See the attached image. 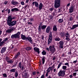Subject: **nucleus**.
<instances>
[{"label":"nucleus","mask_w":78,"mask_h":78,"mask_svg":"<svg viewBox=\"0 0 78 78\" xmlns=\"http://www.w3.org/2000/svg\"><path fill=\"white\" fill-rule=\"evenodd\" d=\"M4 5H7V3H8V1H5L4 2Z\"/></svg>","instance_id":"nucleus-46"},{"label":"nucleus","mask_w":78,"mask_h":78,"mask_svg":"<svg viewBox=\"0 0 78 78\" xmlns=\"http://www.w3.org/2000/svg\"><path fill=\"white\" fill-rule=\"evenodd\" d=\"M68 54H69L70 55H71V53H71V50H70V51L69 52H68Z\"/></svg>","instance_id":"nucleus-59"},{"label":"nucleus","mask_w":78,"mask_h":78,"mask_svg":"<svg viewBox=\"0 0 78 78\" xmlns=\"http://www.w3.org/2000/svg\"><path fill=\"white\" fill-rule=\"evenodd\" d=\"M69 77L70 78H72V75H71L69 76Z\"/></svg>","instance_id":"nucleus-63"},{"label":"nucleus","mask_w":78,"mask_h":78,"mask_svg":"<svg viewBox=\"0 0 78 78\" xmlns=\"http://www.w3.org/2000/svg\"><path fill=\"white\" fill-rule=\"evenodd\" d=\"M16 69L15 68L12 69L10 70V72H13L14 73V72L15 73V72H16Z\"/></svg>","instance_id":"nucleus-25"},{"label":"nucleus","mask_w":78,"mask_h":78,"mask_svg":"<svg viewBox=\"0 0 78 78\" xmlns=\"http://www.w3.org/2000/svg\"><path fill=\"white\" fill-rule=\"evenodd\" d=\"M73 76H76V73H73Z\"/></svg>","instance_id":"nucleus-55"},{"label":"nucleus","mask_w":78,"mask_h":78,"mask_svg":"<svg viewBox=\"0 0 78 78\" xmlns=\"http://www.w3.org/2000/svg\"><path fill=\"white\" fill-rule=\"evenodd\" d=\"M35 51H36V52H37V53H38V54H39V53H40V51H39V49L38 48H37L36 49Z\"/></svg>","instance_id":"nucleus-29"},{"label":"nucleus","mask_w":78,"mask_h":78,"mask_svg":"<svg viewBox=\"0 0 78 78\" xmlns=\"http://www.w3.org/2000/svg\"><path fill=\"white\" fill-rule=\"evenodd\" d=\"M53 31H57V27L55 25H54L53 27Z\"/></svg>","instance_id":"nucleus-20"},{"label":"nucleus","mask_w":78,"mask_h":78,"mask_svg":"<svg viewBox=\"0 0 78 78\" xmlns=\"http://www.w3.org/2000/svg\"><path fill=\"white\" fill-rule=\"evenodd\" d=\"M76 62H77V60H76L75 61H73V64H76Z\"/></svg>","instance_id":"nucleus-48"},{"label":"nucleus","mask_w":78,"mask_h":78,"mask_svg":"<svg viewBox=\"0 0 78 78\" xmlns=\"http://www.w3.org/2000/svg\"><path fill=\"white\" fill-rule=\"evenodd\" d=\"M6 50V47H4L2 48L1 51V53L2 54L3 53H5Z\"/></svg>","instance_id":"nucleus-14"},{"label":"nucleus","mask_w":78,"mask_h":78,"mask_svg":"<svg viewBox=\"0 0 78 78\" xmlns=\"http://www.w3.org/2000/svg\"><path fill=\"white\" fill-rule=\"evenodd\" d=\"M61 40V39L58 37H56L55 38V41H59Z\"/></svg>","instance_id":"nucleus-23"},{"label":"nucleus","mask_w":78,"mask_h":78,"mask_svg":"<svg viewBox=\"0 0 78 78\" xmlns=\"http://www.w3.org/2000/svg\"><path fill=\"white\" fill-rule=\"evenodd\" d=\"M73 9H74V6L72 5L70 7L69 9V13H72L73 12Z\"/></svg>","instance_id":"nucleus-10"},{"label":"nucleus","mask_w":78,"mask_h":78,"mask_svg":"<svg viewBox=\"0 0 78 78\" xmlns=\"http://www.w3.org/2000/svg\"><path fill=\"white\" fill-rule=\"evenodd\" d=\"M61 0H55L54 1V7L55 8H58L60 6Z\"/></svg>","instance_id":"nucleus-5"},{"label":"nucleus","mask_w":78,"mask_h":78,"mask_svg":"<svg viewBox=\"0 0 78 78\" xmlns=\"http://www.w3.org/2000/svg\"><path fill=\"white\" fill-rule=\"evenodd\" d=\"M70 5V3H69L66 6V9H68V7H69V6Z\"/></svg>","instance_id":"nucleus-38"},{"label":"nucleus","mask_w":78,"mask_h":78,"mask_svg":"<svg viewBox=\"0 0 78 78\" xmlns=\"http://www.w3.org/2000/svg\"><path fill=\"white\" fill-rule=\"evenodd\" d=\"M12 29H8V30H7L6 31V33H11V32L12 31H13V30H14V27H12Z\"/></svg>","instance_id":"nucleus-15"},{"label":"nucleus","mask_w":78,"mask_h":78,"mask_svg":"<svg viewBox=\"0 0 78 78\" xmlns=\"http://www.w3.org/2000/svg\"><path fill=\"white\" fill-rule=\"evenodd\" d=\"M45 56H43V58L42 59V64H44V63H45Z\"/></svg>","instance_id":"nucleus-24"},{"label":"nucleus","mask_w":78,"mask_h":78,"mask_svg":"<svg viewBox=\"0 0 78 78\" xmlns=\"http://www.w3.org/2000/svg\"><path fill=\"white\" fill-rule=\"evenodd\" d=\"M46 71H47V72H48V73H49L51 71V66L49 67L46 70Z\"/></svg>","instance_id":"nucleus-27"},{"label":"nucleus","mask_w":78,"mask_h":78,"mask_svg":"<svg viewBox=\"0 0 78 78\" xmlns=\"http://www.w3.org/2000/svg\"><path fill=\"white\" fill-rule=\"evenodd\" d=\"M7 62H8V63H9V64H12V63H13V61H12V60H10L9 61H7Z\"/></svg>","instance_id":"nucleus-31"},{"label":"nucleus","mask_w":78,"mask_h":78,"mask_svg":"<svg viewBox=\"0 0 78 78\" xmlns=\"http://www.w3.org/2000/svg\"><path fill=\"white\" fill-rule=\"evenodd\" d=\"M44 37L43 35L42 36V39L44 41Z\"/></svg>","instance_id":"nucleus-61"},{"label":"nucleus","mask_w":78,"mask_h":78,"mask_svg":"<svg viewBox=\"0 0 78 78\" xmlns=\"http://www.w3.org/2000/svg\"><path fill=\"white\" fill-rule=\"evenodd\" d=\"M17 65V63L16 62V63H15L14 65H13L15 67H16Z\"/></svg>","instance_id":"nucleus-57"},{"label":"nucleus","mask_w":78,"mask_h":78,"mask_svg":"<svg viewBox=\"0 0 78 78\" xmlns=\"http://www.w3.org/2000/svg\"><path fill=\"white\" fill-rule=\"evenodd\" d=\"M62 68V69L64 70H66V69H67V66H63Z\"/></svg>","instance_id":"nucleus-28"},{"label":"nucleus","mask_w":78,"mask_h":78,"mask_svg":"<svg viewBox=\"0 0 78 78\" xmlns=\"http://www.w3.org/2000/svg\"><path fill=\"white\" fill-rule=\"evenodd\" d=\"M66 37H70V34H69V32L66 33Z\"/></svg>","instance_id":"nucleus-26"},{"label":"nucleus","mask_w":78,"mask_h":78,"mask_svg":"<svg viewBox=\"0 0 78 78\" xmlns=\"http://www.w3.org/2000/svg\"><path fill=\"white\" fill-rule=\"evenodd\" d=\"M51 68L53 69H54V68H55V64L53 65L51 67Z\"/></svg>","instance_id":"nucleus-47"},{"label":"nucleus","mask_w":78,"mask_h":78,"mask_svg":"<svg viewBox=\"0 0 78 78\" xmlns=\"http://www.w3.org/2000/svg\"><path fill=\"white\" fill-rule=\"evenodd\" d=\"M11 12V10L9 9L8 10V14H10Z\"/></svg>","instance_id":"nucleus-44"},{"label":"nucleus","mask_w":78,"mask_h":78,"mask_svg":"<svg viewBox=\"0 0 78 78\" xmlns=\"http://www.w3.org/2000/svg\"><path fill=\"white\" fill-rule=\"evenodd\" d=\"M50 30H51V28L50 27V26H48L46 30V33H49Z\"/></svg>","instance_id":"nucleus-12"},{"label":"nucleus","mask_w":78,"mask_h":78,"mask_svg":"<svg viewBox=\"0 0 78 78\" xmlns=\"http://www.w3.org/2000/svg\"><path fill=\"white\" fill-rule=\"evenodd\" d=\"M60 34V35L61 37H65V34L62 33V32H61Z\"/></svg>","instance_id":"nucleus-35"},{"label":"nucleus","mask_w":78,"mask_h":78,"mask_svg":"<svg viewBox=\"0 0 78 78\" xmlns=\"http://www.w3.org/2000/svg\"><path fill=\"white\" fill-rule=\"evenodd\" d=\"M66 40H67L68 41H70V39L69 38H68V37H67L66 38Z\"/></svg>","instance_id":"nucleus-52"},{"label":"nucleus","mask_w":78,"mask_h":78,"mask_svg":"<svg viewBox=\"0 0 78 78\" xmlns=\"http://www.w3.org/2000/svg\"><path fill=\"white\" fill-rule=\"evenodd\" d=\"M16 19H17L16 16H13L12 18L11 15H9L8 17L7 20V23L9 27H10L15 26L17 24V21L15 20L12 21V20H15Z\"/></svg>","instance_id":"nucleus-1"},{"label":"nucleus","mask_w":78,"mask_h":78,"mask_svg":"<svg viewBox=\"0 0 78 78\" xmlns=\"http://www.w3.org/2000/svg\"><path fill=\"white\" fill-rule=\"evenodd\" d=\"M72 19H73V17L72 16H71V17H70V20L71 21L72 20Z\"/></svg>","instance_id":"nucleus-56"},{"label":"nucleus","mask_w":78,"mask_h":78,"mask_svg":"<svg viewBox=\"0 0 78 78\" xmlns=\"http://www.w3.org/2000/svg\"><path fill=\"white\" fill-rule=\"evenodd\" d=\"M20 3L22 5H25V3H24V2H21Z\"/></svg>","instance_id":"nucleus-49"},{"label":"nucleus","mask_w":78,"mask_h":78,"mask_svg":"<svg viewBox=\"0 0 78 78\" xmlns=\"http://www.w3.org/2000/svg\"><path fill=\"white\" fill-rule=\"evenodd\" d=\"M27 6H28V5H25L24 6V9H26V8H27Z\"/></svg>","instance_id":"nucleus-58"},{"label":"nucleus","mask_w":78,"mask_h":78,"mask_svg":"<svg viewBox=\"0 0 78 78\" xmlns=\"http://www.w3.org/2000/svg\"><path fill=\"white\" fill-rule=\"evenodd\" d=\"M54 9V8H51L49 9L50 11H53V10Z\"/></svg>","instance_id":"nucleus-50"},{"label":"nucleus","mask_w":78,"mask_h":78,"mask_svg":"<svg viewBox=\"0 0 78 78\" xmlns=\"http://www.w3.org/2000/svg\"><path fill=\"white\" fill-rule=\"evenodd\" d=\"M8 37L5 38V39L3 40V41L5 43V42L6 41H8Z\"/></svg>","instance_id":"nucleus-40"},{"label":"nucleus","mask_w":78,"mask_h":78,"mask_svg":"<svg viewBox=\"0 0 78 78\" xmlns=\"http://www.w3.org/2000/svg\"><path fill=\"white\" fill-rule=\"evenodd\" d=\"M78 24H75L72 26V27L70 29V30H74L75 28L78 27Z\"/></svg>","instance_id":"nucleus-17"},{"label":"nucleus","mask_w":78,"mask_h":78,"mask_svg":"<svg viewBox=\"0 0 78 78\" xmlns=\"http://www.w3.org/2000/svg\"><path fill=\"white\" fill-rule=\"evenodd\" d=\"M48 72H46V74L45 76H46V77H47L48 76Z\"/></svg>","instance_id":"nucleus-54"},{"label":"nucleus","mask_w":78,"mask_h":78,"mask_svg":"<svg viewBox=\"0 0 78 78\" xmlns=\"http://www.w3.org/2000/svg\"><path fill=\"white\" fill-rule=\"evenodd\" d=\"M56 69H54L53 71H54V72H56Z\"/></svg>","instance_id":"nucleus-62"},{"label":"nucleus","mask_w":78,"mask_h":78,"mask_svg":"<svg viewBox=\"0 0 78 78\" xmlns=\"http://www.w3.org/2000/svg\"><path fill=\"white\" fill-rule=\"evenodd\" d=\"M20 52H18L14 58V59H16L18 58V56H19V55H20Z\"/></svg>","instance_id":"nucleus-19"},{"label":"nucleus","mask_w":78,"mask_h":78,"mask_svg":"<svg viewBox=\"0 0 78 78\" xmlns=\"http://www.w3.org/2000/svg\"><path fill=\"white\" fill-rule=\"evenodd\" d=\"M11 4L12 5H17V6L19 5V2H17V1H14V0H12V1L11 2Z\"/></svg>","instance_id":"nucleus-11"},{"label":"nucleus","mask_w":78,"mask_h":78,"mask_svg":"<svg viewBox=\"0 0 78 78\" xmlns=\"http://www.w3.org/2000/svg\"><path fill=\"white\" fill-rule=\"evenodd\" d=\"M27 24H28L29 25H32V23L30 22H28Z\"/></svg>","instance_id":"nucleus-53"},{"label":"nucleus","mask_w":78,"mask_h":78,"mask_svg":"<svg viewBox=\"0 0 78 78\" xmlns=\"http://www.w3.org/2000/svg\"><path fill=\"white\" fill-rule=\"evenodd\" d=\"M26 50H27V51L30 50H31V47H27L26 48Z\"/></svg>","instance_id":"nucleus-30"},{"label":"nucleus","mask_w":78,"mask_h":78,"mask_svg":"<svg viewBox=\"0 0 78 78\" xmlns=\"http://www.w3.org/2000/svg\"><path fill=\"white\" fill-rule=\"evenodd\" d=\"M42 7H43V4H42V3H41L39 4L38 7L39 10H41L42 8Z\"/></svg>","instance_id":"nucleus-18"},{"label":"nucleus","mask_w":78,"mask_h":78,"mask_svg":"<svg viewBox=\"0 0 78 78\" xmlns=\"http://www.w3.org/2000/svg\"><path fill=\"white\" fill-rule=\"evenodd\" d=\"M35 6V7H37L39 6V3L37 2H32V5H34Z\"/></svg>","instance_id":"nucleus-16"},{"label":"nucleus","mask_w":78,"mask_h":78,"mask_svg":"<svg viewBox=\"0 0 78 78\" xmlns=\"http://www.w3.org/2000/svg\"><path fill=\"white\" fill-rule=\"evenodd\" d=\"M42 23H41L38 27V31L41 32L42 31V30H45L47 28V26L45 25H43Z\"/></svg>","instance_id":"nucleus-3"},{"label":"nucleus","mask_w":78,"mask_h":78,"mask_svg":"<svg viewBox=\"0 0 78 78\" xmlns=\"http://www.w3.org/2000/svg\"><path fill=\"white\" fill-rule=\"evenodd\" d=\"M64 65L65 66H68V67H69V63H68L67 62L65 63L64 64Z\"/></svg>","instance_id":"nucleus-43"},{"label":"nucleus","mask_w":78,"mask_h":78,"mask_svg":"<svg viewBox=\"0 0 78 78\" xmlns=\"http://www.w3.org/2000/svg\"><path fill=\"white\" fill-rule=\"evenodd\" d=\"M19 67L20 68V69H21L22 68V63H21V62H20L19 64Z\"/></svg>","instance_id":"nucleus-37"},{"label":"nucleus","mask_w":78,"mask_h":78,"mask_svg":"<svg viewBox=\"0 0 78 78\" xmlns=\"http://www.w3.org/2000/svg\"><path fill=\"white\" fill-rule=\"evenodd\" d=\"M63 22V19H60L58 20V22L59 23H62Z\"/></svg>","instance_id":"nucleus-36"},{"label":"nucleus","mask_w":78,"mask_h":78,"mask_svg":"<svg viewBox=\"0 0 78 78\" xmlns=\"http://www.w3.org/2000/svg\"><path fill=\"white\" fill-rule=\"evenodd\" d=\"M21 70H22V71H23V69H25V68H24V66H23L22 67H21Z\"/></svg>","instance_id":"nucleus-45"},{"label":"nucleus","mask_w":78,"mask_h":78,"mask_svg":"<svg viewBox=\"0 0 78 78\" xmlns=\"http://www.w3.org/2000/svg\"><path fill=\"white\" fill-rule=\"evenodd\" d=\"M44 76H45V74L44 73L42 75L41 78H44Z\"/></svg>","instance_id":"nucleus-42"},{"label":"nucleus","mask_w":78,"mask_h":78,"mask_svg":"<svg viewBox=\"0 0 78 78\" xmlns=\"http://www.w3.org/2000/svg\"><path fill=\"white\" fill-rule=\"evenodd\" d=\"M47 78H51V77L50 76H49Z\"/></svg>","instance_id":"nucleus-64"},{"label":"nucleus","mask_w":78,"mask_h":78,"mask_svg":"<svg viewBox=\"0 0 78 78\" xmlns=\"http://www.w3.org/2000/svg\"><path fill=\"white\" fill-rule=\"evenodd\" d=\"M21 34L20 32H18L17 33L12 35L11 36L12 39H19L20 38V34Z\"/></svg>","instance_id":"nucleus-4"},{"label":"nucleus","mask_w":78,"mask_h":78,"mask_svg":"<svg viewBox=\"0 0 78 78\" xmlns=\"http://www.w3.org/2000/svg\"><path fill=\"white\" fill-rule=\"evenodd\" d=\"M58 44H59L60 48H63L64 44V41H63V40L60 41L58 43Z\"/></svg>","instance_id":"nucleus-9"},{"label":"nucleus","mask_w":78,"mask_h":78,"mask_svg":"<svg viewBox=\"0 0 78 78\" xmlns=\"http://www.w3.org/2000/svg\"><path fill=\"white\" fill-rule=\"evenodd\" d=\"M21 37L23 40H26V41H28V42H29L30 44H33V40H32V38L31 37L28 36L27 37L22 34H21Z\"/></svg>","instance_id":"nucleus-2"},{"label":"nucleus","mask_w":78,"mask_h":78,"mask_svg":"<svg viewBox=\"0 0 78 78\" xmlns=\"http://www.w3.org/2000/svg\"><path fill=\"white\" fill-rule=\"evenodd\" d=\"M24 76L25 78H28V74L27 73H25L24 74Z\"/></svg>","instance_id":"nucleus-39"},{"label":"nucleus","mask_w":78,"mask_h":78,"mask_svg":"<svg viewBox=\"0 0 78 78\" xmlns=\"http://www.w3.org/2000/svg\"><path fill=\"white\" fill-rule=\"evenodd\" d=\"M5 59H6L7 62H8V61L9 60V58H8V57L6 56L5 57Z\"/></svg>","instance_id":"nucleus-41"},{"label":"nucleus","mask_w":78,"mask_h":78,"mask_svg":"<svg viewBox=\"0 0 78 78\" xmlns=\"http://www.w3.org/2000/svg\"><path fill=\"white\" fill-rule=\"evenodd\" d=\"M18 75H19L18 71H16L15 72V78H17V77H18Z\"/></svg>","instance_id":"nucleus-21"},{"label":"nucleus","mask_w":78,"mask_h":78,"mask_svg":"<svg viewBox=\"0 0 78 78\" xmlns=\"http://www.w3.org/2000/svg\"><path fill=\"white\" fill-rule=\"evenodd\" d=\"M11 12H17V11H19V10L17 8H14L12 9L11 10Z\"/></svg>","instance_id":"nucleus-13"},{"label":"nucleus","mask_w":78,"mask_h":78,"mask_svg":"<svg viewBox=\"0 0 78 78\" xmlns=\"http://www.w3.org/2000/svg\"><path fill=\"white\" fill-rule=\"evenodd\" d=\"M62 64V62L60 63L59 64H58V67H57V69H59V68L61 66V65Z\"/></svg>","instance_id":"nucleus-32"},{"label":"nucleus","mask_w":78,"mask_h":78,"mask_svg":"<svg viewBox=\"0 0 78 78\" xmlns=\"http://www.w3.org/2000/svg\"><path fill=\"white\" fill-rule=\"evenodd\" d=\"M4 43H5L3 41H2L1 42H0V46L1 47V46L3 45Z\"/></svg>","instance_id":"nucleus-33"},{"label":"nucleus","mask_w":78,"mask_h":78,"mask_svg":"<svg viewBox=\"0 0 78 78\" xmlns=\"http://www.w3.org/2000/svg\"><path fill=\"white\" fill-rule=\"evenodd\" d=\"M32 75H36V72H33L32 73Z\"/></svg>","instance_id":"nucleus-51"},{"label":"nucleus","mask_w":78,"mask_h":78,"mask_svg":"<svg viewBox=\"0 0 78 78\" xmlns=\"http://www.w3.org/2000/svg\"><path fill=\"white\" fill-rule=\"evenodd\" d=\"M5 9H4V10H2V13H4V12H5V11H4Z\"/></svg>","instance_id":"nucleus-60"},{"label":"nucleus","mask_w":78,"mask_h":78,"mask_svg":"<svg viewBox=\"0 0 78 78\" xmlns=\"http://www.w3.org/2000/svg\"><path fill=\"white\" fill-rule=\"evenodd\" d=\"M49 48V50L50 51L51 53H54L55 51V48L54 46H50Z\"/></svg>","instance_id":"nucleus-8"},{"label":"nucleus","mask_w":78,"mask_h":78,"mask_svg":"<svg viewBox=\"0 0 78 78\" xmlns=\"http://www.w3.org/2000/svg\"><path fill=\"white\" fill-rule=\"evenodd\" d=\"M65 73L66 71L64 70H60L58 73V75L59 76H64L65 75Z\"/></svg>","instance_id":"nucleus-7"},{"label":"nucleus","mask_w":78,"mask_h":78,"mask_svg":"<svg viewBox=\"0 0 78 78\" xmlns=\"http://www.w3.org/2000/svg\"><path fill=\"white\" fill-rule=\"evenodd\" d=\"M47 54V52L45 51V50H43L42 52H41V54L42 55H43V56H44V55H46Z\"/></svg>","instance_id":"nucleus-22"},{"label":"nucleus","mask_w":78,"mask_h":78,"mask_svg":"<svg viewBox=\"0 0 78 78\" xmlns=\"http://www.w3.org/2000/svg\"><path fill=\"white\" fill-rule=\"evenodd\" d=\"M53 40V36H52V32H50V34L49 36V38L48 41V45H49L51 43Z\"/></svg>","instance_id":"nucleus-6"},{"label":"nucleus","mask_w":78,"mask_h":78,"mask_svg":"<svg viewBox=\"0 0 78 78\" xmlns=\"http://www.w3.org/2000/svg\"><path fill=\"white\" fill-rule=\"evenodd\" d=\"M2 75L4 77V78H7V74H6V73H4L2 74Z\"/></svg>","instance_id":"nucleus-34"}]
</instances>
